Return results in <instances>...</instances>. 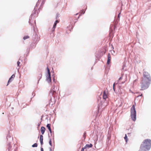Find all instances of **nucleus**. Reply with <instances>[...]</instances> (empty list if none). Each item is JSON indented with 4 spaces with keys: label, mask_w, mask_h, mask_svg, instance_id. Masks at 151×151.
<instances>
[{
    "label": "nucleus",
    "mask_w": 151,
    "mask_h": 151,
    "mask_svg": "<svg viewBox=\"0 0 151 151\" xmlns=\"http://www.w3.org/2000/svg\"><path fill=\"white\" fill-rule=\"evenodd\" d=\"M45 130V128L44 127H42L41 128V131L42 134H44Z\"/></svg>",
    "instance_id": "obj_9"
},
{
    "label": "nucleus",
    "mask_w": 151,
    "mask_h": 151,
    "mask_svg": "<svg viewBox=\"0 0 151 151\" xmlns=\"http://www.w3.org/2000/svg\"><path fill=\"white\" fill-rule=\"evenodd\" d=\"M122 77H120V78H119V80H120L122 79Z\"/></svg>",
    "instance_id": "obj_23"
},
{
    "label": "nucleus",
    "mask_w": 151,
    "mask_h": 151,
    "mask_svg": "<svg viewBox=\"0 0 151 151\" xmlns=\"http://www.w3.org/2000/svg\"><path fill=\"white\" fill-rule=\"evenodd\" d=\"M49 144L50 145L52 146V142H51V139H50V140H49Z\"/></svg>",
    "instance_id": "obj_16"
},
{
    "label": "nucleus",
    "mask_w": 151,
    "mask_h": 151,
    "mask_svg": "<svg viewBox=\"0 0 151 151\" xmlns=\"http://www.w3.org/2000/svg\"><path fill=\"white\" fill-rule=\"evenodd\" d=\"M37 144L36 143H35L32 145V147H37Z\"/></svg>",
    "instance_id": "obj_13"
},
{
    "label": "nucleus",
    "mask_w": 151,
    "mask_h": 151,
    "mask_svg": "<svg viewBox=\"0 0 151 151\" xmlns=\"http://www.w3.org/2000/svg\"><path fill=\"white\" fill-rule=\"evenodd\" d=\"M20 62L19 61H18V62H17V65H18V66H19V64H20Z\"/></svg>",
    "instance_id": "obj_19"
},
{
    "label": "nucleus",
    "mask_w": 151,
    "mask_h": 151,
    "mask_svg": "<svg viewBox=\"0 0 151 151\" xmlns=\"http://www.w3.org/2000/svg\"><path fill=\"white\" fill-rule=\"evenodd\" d=\"M93 145L92 144H86L84 147H85V148L86 149L87 148H89V147H92Z\"/></svg>",
    "instance_id": "obj_10"
},
{
    "label": "nucleus",
    "mask_w": 151,
    "mask_h": 151,
    "mask_svg": "<svg viewBox=\"0 0 151 151\" xmlns=\"http://www.w3.org/2000/svg\"><path fill=\"white\" fill-rule=\"evenodd\" d=\"M50 151H52V150L51 148H50Z\"/></svg>",
    "instance_id": "obj_27"
},
{
    "label": "nucleus",
    "mask_w": 151,
    "mask_h": 151,
    "mask_svg": "<svg viewBox=\"0 0 151 151\" xmlns=\"http://www.w3.org/2000/svg\"><path fill=\"white\" fill-rule=\"evenodd\" d=\"M29 38V37L28 36H25L23 37L24 40H25Z\"/></svg>",
    "instance_id": "obj_15"
},
{
    "label": "nucleus",
    "mask_w": 151,
    "mask_h": 151,
    "mask_svg": "<svg viewBox=\"0 0 151 151\" xmlns=\"http://www.w3.org/2000/svg\"><path fill=\"white\" fill-rule=\"evenodd\" d=\"M114 84L113 85V89H114Z\"/></svg>",
    "instance_id": "obj_25"
},
{
    "label": "nucleus",
    "mask_w": 151,
    "mask_h": 151,
    "mask_svg": "<svg viewBox=\"0 0 151 151\" xmlns=\"http://www.w3.org/2000/svg\"><path fill=\"white\" fill-rule=\"evenodd\" d=\"M107 92L104 91L103 93V98L105 99H106L107 98Z\"/></svg>",
    "instance_id": "obj_6"
},
{
    "label": "nucleus",
    "mask_w": 151,
    "mask_h": 151,
    "mask_svg": "<svg viewBox=\"0 0 151 151\" xmlns=\"http://www.w3.org/2000/svg\"><path fill=\"white\" fill-rule=\"evenodd\" d=\"M41 151H43V150L42 147L41 148Z\"/></svg>",
    "instance_id": "obj_20"
},
{
    "label": "nucleus",
    "mask_w": 151,
    "mask_h": 151,
    "mask_svg": "<svg viewBox=\"0 0 151 151\" xmlns=\"http://www.w3.org/2000/svg\"><path fill=\"white\" fill-rule=\"evenodd\" d=\"M124 138L126 142H127L128 139H127V137L126 134H125V136L124 137Z\"/></svg>",
    "instance_id": "obj_14"
},
{
    "label": "nucleus",
    "mask_w": 151,
    "mask_h": 151,
    "mask_svg": "<svg viewBox=\"0 0 151 151\" xmlns=\"http://www.w3.org/2000/svg\"><path fill=\"white\" fill-rule=\"evenodd\" d=\"M142 94H141V95H139V96H137V97H139V96H142Z\"/></svg>",
    "instance_id": "obj_22"
},
{
    "label": "nucleus",
    "mask_w": 151,
    "mask_h": 151,
    "mask_svg": "<svg viewBox=\"0 0 151 151\" xmlns=\"http://www.w3.org/2000/svg\"><path fill=\"white\" fill-rule=\"evenodd\" d=\"M47 127L48 128L49 131L50 132V133H51L52 132L51 129L50 128V124H48L47 125Z\"/></svg>",
    "instance_id": "obj_8"
},
{
    "label": "nucleus",
    "mask_w": 151,
    "mask_h": 151,
    "mask_svg": "<svg viewBox=\"0 0 151 151\" xmlns=\"http://www.w3.org/2000/svg\"><path fill=\"white\" fill-rule=\"evenodd\" d=\"M112 49H114V47H113V45H112Z\"/></svg>",
    "instance_id": "obj_26"
},
{
    "label": "nucleus",
    "mask_w": 151,
    "mask_h": 151,
    "mask_svg": "<svg viewBox=\"0 0 151 151\" xmlns=\"http://www.w3.org/2000/svg\"><path fill=\"white\" fill-rule=\"evenodd\" d=\"M56 24H56V22H54L53 25V27L52 29V31L53 32L54 31L56 27Z\"/></svg>",
    "instance_id": "obj_12"
},
{
    "label": "nucleus",
    "mask_w": 151,
    "mask_h": 151,
    "mask_svg": "<svg viewBox=\"0 0 151 151\" xmlns=\"http://www.w3.org/2000/svg\"><path fill=\"white\" fill-rule=\"evenodd\" d=\"M84 149H86V148H85V147H82V148L81 151H84Z\"/></svg>",
    "instance_id": "obj_18"
},
{
    "label": "nucleus",
    "mask_w": 151,
    "mask_h": 151,
    "mask_svg": "<svg viewBox=\"0 0 151 151\" xmlns=\"http://www.w3.org/2000/svg\"><path fill=\"white\" fill-rule=\"evenodd\" d=\"M111 53L113 55H114L115 54V52L114 50H112L111 51Z\"/></svg>",
    "instance_id": "obj_17"
},
{
    "label": "nucleus",
    "mask_w": 151,
    "mask_h": 151,
    "mask_svg": "<svg viewBox=\"0 0 151 151\" xmlns=\"http://www.w3.org/2000/svg\"><path fill=\"white\" fill-rule=\"evenodd\" d=\"M40 141L41 145L43 144V136L40 135Z\"/></svg>",
    "instance_id": "obj_11"
},
{
    "label": "nucleus",
    "mask_w": 151,
    "mask_h": 151,
    "mask_svg": "<svg viewBox=\"0 0 151 151\" xmlns=\"http://www.w3.org/2000/svg\"><path fill=\"white\" fill-rule=\"evenodd\" d=\"M15 77V75L14 74H13L11 76V77L9 78V80H8V84H7V85H8V83H9L11 82L13 80L14 78Z\"/></svg>",
    "instance_id": "obj_5"
},
{
    "label": "nucleus",
    "mask_w": 151,
    "mask_h": 151,
    "mask_svg": "<svg viewBox=\"0 0 151 151\" xmlns=\"http://www.w3.org/2000/svg\"><path fill=\"white\" fill-rule=\"evenodd\" d=\"M120 14V13L119 14V15H118V17H119V18L120 17V15H119Z\"/></svg>",
    "instance_id": "obj_24"
},
{
    "label": "nucleus",
    "mask_w": 151,
    "mask_h": 151,
    "mask_svg": "<svg viewBox=\"0 0 151 151\" xmlns=\"http://www.w3.org/2000/svg\"><path fill=\"white\" fill-rule=\"evenodd\" d=\"M55 22H56V24L57 23H58L59 22L58 21V20H56Z\"/></svg>",
    "instance_id": "obj_21"
},
{
    "label": "nucleus",
    "mask_w": 151,
    "mask_h": 151,
    "mask_svg": "<svg viewBox=\"0 0 151 151\" xmlns=\"http://www.w3.org/2000/svg\"><path fill=\"white\" fill-rule=\"evenodd\" d=\"M143 76V78L141 83V90L147 88L149 86L151 81L150 77L147 72H144Z\"/></svg>",
    "instance_id": "obj_1"
},
{
    "label": "nucleus",
    "mask_w": 151,
    "mask_h": 151,
    "mask_svg": "<svg viewBox=\"0 0 151 151\" xmlns=\"http://www.w3.org/2000/svg\"><path fill=\"white\" fill-rule=\"evenodd\" d=\"M111 59V58L110 54H109L108 55V59H107V63L108 64H109L110 62Z\"/></svg>",
    "instance_id": "obj_7"
},
{
    "label": "nucleus",
    "mask_w": 151,
    "mask_h": 151,
    "mask_svg": "<svg viewBox=\"0 0 151 151\" xmlns=\"http://www.w3.org/2000/svg\"><path fill=\"white\" fill-rule=\"evenodd\" d=\"M151 147V140L150 139H147L145 140L141 144L139 151H144V148L147 150H150Z\"/></svg>",
    "instance_id": "obj_2"
},
{
    "label": "nucleus",
    "mask_w": 151,
    "mask_h": 151,
    "mask_svg": "<svg viewBox=\"0 0 151 151\" xmlns=\"http://www.w3.org/2000/svg\"><path fill=\"white\" fill-rule=\"evenodd\" d=\"M47 74L46 76V81L48 83H49L51 82V80L50 76V70L49 69L48 67H47Z\"/></svg>",
    "instance_id": "obj_4"
},
{
    "label": "nucleus",
    "mask_w": 151,
    "mask_h": 151,
    "mask_svg": "<svg viewBox=\"0 0 151 151\" xmlns=\"http://www.w3.org/2000/svg\"><path fill=\"white\" fill-rule=\"evenodd\" d=\"M135 106V105H133L131 109V118L132 120L134 121L136 120V113Z\"/></svg>",
    "instance_id": "obj_3"
}]
</instances>
